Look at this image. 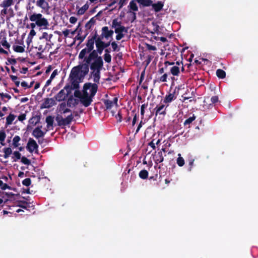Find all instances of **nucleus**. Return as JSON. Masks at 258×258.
<instances>
[{
  "instance_id": "5fc2aeb1",
  "label": "nucleus",
  "mask_w": 258,
  "mask_h": 258,
  "mask_svg": "<svg viewBox=\"0 0 258 258\" xmlns=\"http://www.w3.org/2000/svg\"><path fill=\"white\" fill-rule=\"evenodd\" d=\"M74 96L76 97L79 98V100H80L82 97V92H81L79 90H75L74 92Z\"/></svg>"
},
{
  "instance_id": "bb28decb",
  "label": "nucleus",
  "mask_w": 258,
  "mask_h": 258,
  "mask_svg": "<svg viewBox=\"0 0 258 258\" xmlns=\"http://www.w3.org/2000/svg\"><path fill=\"white\" fill-rule=\"evenodd\" d=\"M140 5L143 7H149L153 3L152 0H136Z\"/></svg>"
},
{
  "instance_id": "a211bd4d",
  "label": "nucleus",
  "mask_w": 258,
  "mask_h": 258,
  "mask_svg": "<svg viewBox=\"0 0 258 258\" xmlns=\"http://www.w3.org/2000/svg\"><path fill=\"white\" fill-rule=\"evenodd\" d=\"M153 158L156 164L162 162L164 161V157L163 155L162 151L158 152L154 155Z\"/></svg>"
},
{
  "instance_id": "bf43d9fd",
  "label": "nucleus",
  "mask_w": 258,
  "mask_h": 258,
  "mask_svg": "<svg viewBox=\"0 0 258 258\" xmlns=\"http://www.w3.org/2000/svg\"><path fill=\"white\" fill-rule=\"evenodd\" d=\"M87 35V33H86V34H85L83 36H81L80 33L79 32L78 35H77V39L78 40H80V42H82L85 39V38L86 37Z\"/></svg>"
},
{
  "instance_id": "9d476101",
  "label": "nucleus",
  "mask_w": 258,
  "mask_h": 258,
  "mask_svg": "<svg viewBox=\"0 0 258 258\" xmlns=\"http://www.w3.org/2000/svg\"><path fill=\"white\" fill-rule=\"evenodd\" d=\"M42 126H38L36 127L32 132V135L36 139L43 137L46 134L47 130L45 132H43L41 130Z\"/></svg>"
},
{
  "instance_id": "c85d7f7f",
  "label": "nucleus",
  "mask_w": 258,
  "mask_h": 258,
  "mask_svg": "<svg viewBox=\"0 0 258 258\" xmlns=\"http://www.w3.org/2000/svg\"><path fill=\"white\" fill-rule=\"evenodd\" d=\"M3 152L4 153L3 157L5 159L8 158L12 153V150L10 147L4 148L3 149Z\"/></svg>"
},
{
  "instance_id": "6e6d98bb",
  "label": "nucleus",
  "mask_w": 258,
  "mask_h": 258,
  "mask_svg": "<svg viewBox=\"0 0 258 258\" xmlns=\"http://www.w3.org/2000/svg\"><path fill=\"white\" fill-rule=\"evenodd\" d=\"M115 118H116L117 122H121L122 117L120 111L118 112L117 114L115 115Z\"/></svg>"
},
{
  "instance_id": "dca6fc26",
  "label": "nucleus",
  "mask_w": 258,
  "mask_h": 258,
  "mask_svg": "<svg viewBox=\"0 0 258 258\" xmlns=\"http://www.w3.org/2000/svg\"><path fill=\"white\" fill-rule=\"evenodd\" d=\"M155 110V114L157 116L158 114L165 115L166 109L164 104L157 105L154 109Z\"/></svg>"
},
{
  "instance_id": "f3484780",
  "label": "nucleus",
  "mask_w": 258,
  "mask_h": 258,
  "mask_svg": "<svg viewBox=\"0 0 258 258\" xmlns=\"http://www.w3.org/2000/svg\"><path fill=\"white\" fill-rule=\"evenodd\" d=\"M67 94H66L64 89H61L55 96V100L59 102L64 100L66 99Z\"/></svg>"
},
{
  "instance_id": "5701e85b",
  "label": "nucleus",
  "mask_w": 258,
  "mask_h": 258,
  "mask_svg": "<svg viewBox=\"0 0 258 258\" xmlns=\"http://www.w3.org/2000/svg\"><path fill=\"white\" fill-rule=\"evenodd\" d=\"M14 3V0H3L0 4V7L3 8H9Z\"/></svg>"
},
{
  "instance_id": "4468645a",
  "label": "nucleus",
  "mask_w": 258,
  "mask_h": 258,
  "mask_svg": "<svg viewBox=\"0 0 258 258\" xmlns=\"http://www.w3.org/2000/svg\"><path fill=\"white\" fill-rule=\"evenodd\" d=\"M96 83L95 82V83H86L85 84H89V85H91V86H89V90H90V94L91 97H92L94 98L95 94H96L97 91H98V85L96 84Z\"/></svg>"
},
{
  "instance_id": "cd10ccee",
  "label": "nucleus",
  "mask_w": 258,
  "mask_h": 258,
  "mask_svg": "<svg viewBox=\"0 0 258 258\" xmlns=\"http://www.w3.org/2000/svg\"><path fill=\"white\" fill-rule=\"evenodd\" d=\"M18 206L23 209H27L28 207H29L30 203L27 202L25 201H18Z\"/></svg>"
},
{
  "instance_id": "1a4fd4ad",
  "label": "nucleus",
  "mask_w": 258,
  "mask_h": 258,
  "mask_svg": "<svg viewBox=\"0 0 258 258\" xmlns=\"http://www.w3.org/2000/svg\"><path fill=\"white\" fill-rule=\"evenodd\" d=\"M56 104L54 98H46L41 105V108H49L56 105Z\"/></svg>"
},
{
  "instance_id": "f257e3e1",
  "label": "nucleus",
  "mask_w": 258,
  "mask_h": 258,
  "mask_svg": "<svg viewBox=\"0 0 258 258\" xmlns=\"http://www.w3.org/2000/svg\"><path fill=\"white\" fill-rule=\"evenodd\" d=\"M96 49H94L91 53L86 57L85 63H82V68L86 72V69H90V75L93 78V81L96 83L99 82L100 79L101 71L103 67V60L102 57L99 56L101 55L104 49L96 42Z\"/></svg>"
},
{
  "instance_id": "aec40b11",
  "label": "nucleus",
  "mask_w": 258,
  "mask_h": 258,
  "mask_svg": "<svg viewBox=\"0 0 258 258\" xmlns=\"http://www.w3.org/2000/svg\"><path fill=\"white\" fill-rule=\"evenodd\" d=\"M79 103L78 99H75L73 96L70 97L67 101V105L68 107H73L77 105Z\"/></svg>"
},
{
  "instance_id": "6e6552de",
  "label": "nucleus",
  "mask_w": 258,
  "mask_h": 258,
  "mask_svg": "<svg viewBox=\"0 0 258 258\" xmlns=\"http://www.w3.org/2000/svg\"><path fill=\"white\" fill-rule=\"evenodd\" d=\"M38 145L36 142L32 138H29L26 146L27 150L31 153H33L35 150H37Z\"/></svg>"
},
{
  "instance_id": "423d86ee",
  "label": "nucleus",
  "mask_w": 258,
  "mask_h": 258,
  "mask_svg": "<svg viewBox=\"0 0 258 258\" xmlns=\"http://www.w3.org/2000/svg\"><path fill=\"white\" fill-rule=\"evenodd\" d=\"M113 33L114 31L112 30H109L108 27L104 26L101 29V35H98L97 34V37H100L101 39H108L112 37Z\"/></svg>"
},
{
  "instance_id": "338daca9",
  "label": "nucleus",
  "mask_w": 258,
  "mask_h": 258,
  "mask_svg": "<svg viewBox=\"0 0 258 258\" xmlns=\"http://www.w3.org/2000/svg\"><path fill=\"white\" fill-rule=\"evenodd\" d=\"M147 48L149 50H156L157 49L156 47L150 44H147Z\"/></svg>"
},
{
  "instance_id": "20e7f679",
  "label": "nucleus",
  "mask_w": 258,
  "mask_h": 258,
  "mask_svg": "<svg viewBox=\"0 0 258 258\" xmlns=\"http://www.w3.org/2000/svg\"><path fill=\"white\" fill-rule=\"evenodd\" d=\"M28 14L29 20L32 22H35L37 26L42 29L47 28L49 26L48 20L41 14L31 11L29 12Z\"/></svg>"
},
{
  "instance_id": "13d9d810",
  "label": "nucleus",
  "mask_w": 258,
  "mask_h": 258,
  "mask_svg": "<svg viewBox=\"0 0 258 258\" xmlns=\"http://www.w3.org/2000/svg\"><path fill=\"white\" fill-rule=\"evenodd\" d=\"M0 96L1 97L2 100H4V98H7L9 100L11 99V96L7 93H0Z\"/></svg>"
},
{
  "instance_id": "79ce46f5",
  "label": "nucleus",
  "mask_w": 258,
  "mask_h": 258,
  "mask_svg": "<svg viewBox=\"0 0 258 258\" xmlns=\"http://www.w3.org/2000/svg\"><path fill=\"white\" fill-rule=\"evenodd\" d=\"M153 26V31L152 32V33H157V34H159V28H160V27L159 25H158L155 22H152V23Z\"/></svg>"
},
{
  "instance_id": "6ab92c4d",
  "label": "nucleus",
  "mask_w": 258,
  "mask_h": 258,
  "mask_svg": "<svg viewBox=\"0 0 258 258\" xmlns=\"http://www.w3.org/2000/svg\"><path fill=\"white\" fill-rule=\"evenodd\" d=\"M8 13H11L12 15H10L9 17H7V19H9L10 18L13 16V10L12 8H10L8 9V8H3L1 11V16L3 18Z\"/></svg>"
},
{
  "instance_id": "69168bd1",
  "label": "nucleus",
  "mask_w": 258,
  "mask_h": 258,
  "mask_svg": "<svg viewBox=\"0 0 258 258\" xmlns=\"http://www.w3.org/2000/svg\"><path fill=\"white\" fill-rule=\"evenodd\" d=\"M7 60L8 62L11 64H15L17 62V59L15 58H8Z\"/></svg>"
},
{
  "instance_id": "680f3d73",
  "label": "nucleus",
  "mask_w": 258,
  "mask_h": 258,
  "mask_svg": "<svg viewBox=\"0 0 258 258\" xmlns=\"http://www.w3.org/2000/svg\"><path fill=\"white\" fill-rule=\"evenodd\" d=\"M135 112H136V110H135L132 111V112L133 113H135V114L134 115L133 119V121H132V125L133 126L135 125V124L136 123L137 119V114L135 113Z\"/></svg>"
},
{
  "instance_id": "0e129e2a",
  "label": "nucleus",
  "mask_w": 258,
  "mask_h": 258,
  "mask_svg": "<svg viewBox=\"0 0 258 258\" xmlns=\"http://www.w3.org/2000/svg\"><path fill=\"white\" fill-rule=\"evenodd\" d=\"M219 100L218 97L217 96H212L211 98V101L213 104H215L218 102Z\"/></svg>"
},
{
  "instance_id": "58836bf2",
  "label": "nucleus",
  "mask_w": 258,
  "mask_h": 258,
  "mask_svg": "<svg viewBox=\"0 0 258 258\" xmlns=\"http://www.w3.org/2000/svg\"><path fill=\"white\" fill-rule=\"evenodd\" d=\"M103 102L107 109H111L113 106V102L112 100H104Z\"/></svg>"
},
{
  "instance_id": "864d4df0",
  "label": "nucleus",
  "mask_w": 258,
  "mask_h": 258,
  "mask_svg": "<svg viewBox=\"0 0 258 258\" xmlns=\"http://www.w3.org/2000/svg\"><path fill=\"white\" fill-rule=\"evenodd\" d=\"M167 74L166 73L163 75L162 76H161L159 79V82H167Z\"/></svg>"
},
{
  "instance_id": "de8ad7c7",
  "label": "nucleus",
  "mask_w": 258,
  "mask_h": 258,
  "mask_svg": "<svg viewBox=\"0 0 258 258\" xmlns=\"http://www.w3.org/2000/svg\"><path fill=\"white\" fill-rule=\"evenodd\" d=\"M21 162L27 165H29L31 164V161L29 159H27L26 157L23 156L21 157Z\"/></svg>"
},
{
  "instance_id": "f704fd0d",
  "label": "nucleus",
  "mask_w": 258,
  "mask_h": 258,
  "mask_svg": "<svg viewBox=\"0 0 258 258\" xmlns=\"http://www.w3.org/2000/svg\"><path fill=\"white\" fill-rule=\"evenodd\" d=\"M40 119L39 116H33L29 119V122L30 124L36 125L39 122Z\"/></svg>"
},
{
  "instance_id": "4be33fe9",
  "label": "nucleus",
  "mask_w": 258,
  "mask_h": 258,
  "mask_svg": "<svg viewBox=\"0 0 258 258\" xmlns=\"http://www.w3.org/2000/svg\"><path fill=\"white\" fill-rule=\"evenodd\" d=\"M103 39H101L100 37H98L96 42L98 43V44L100 45L102 49L107 48L110 45V41L105 42L103 41Z\"/></svg>"
},
{
  "instance_id": "2eb2a0df",
  "label": "nucleus",
  "mask_w": 258,
  "mask_h": 258,
  "mask_svg": "<svg viewBox=\"0 0 258 258\" xmlns=\"http://www.w3.org/2000/svg\"><path fill=\"white\" fill-rule=\"evenodd\" d=\"M128 28L122 29H116L114 32L117 34L116 36V39L117 40H120L124 37L125 34L127 32Z\"/></svg>"
},
{
  "instance_id": "9b49d317",
  "label": "nucleus",
  "mask_w": 258,
  "mask_h": 258,
  "mask_svg": "<svg viewBox=\"0 0 258 258\" xmlns=\"http://www.w3.org/2000/svg\"><path fill=\"white\" fill-rule=\"evenodd\" d=\"M111 28H114V31H115L116 29H125L128 28L127 27H125L124 26L121 25V22L119 21L117 18L112 20Z\"/></svg>"
},
{
  "instance_id": "72a5a7b5",
  "label": "nucleus",
  "mask_w": 258,
  "mask_h": 258,
  "mask_svg": "<svg viewBox=\"0 0 258 258\" xmlns=\"http://www.w3.org/2000/svg\"><path fill=\"white\" fill-rule=\"evenodd\" d=\"M216 75L219 79H224L226 77V73L221 69H218L216 71Z\"/></svg>"
},
{
  "instance_id": "052dcab7",
  "label": "nucleus",
  "mask_w": 258,
  "mask_h": 258,
  "mask_svg": "<svg viewBox=\"0 0 258 258\" xmlns=\"http://www.w3.org/2000/svg\"><path fill=\"white\" fill-rule=\"evenodd\" d=\"M110 45L112 46L113 51H116L118 48L117 44L115 41H113L112 42H110Z\"/></svg>"
},
{
  "instance_id": "412c9836",
  "label": "nucleus",
  "mask_w": 258,
  "mask_h": 258,
  "mask_svg": "<svg viewBox=\"0 0 258 258\" xmlns=\"http://www.w3.org/2000/svg\"><path fill=\"white\" fill-rule=\"evenodd\" d=\"M176 99V96H175V92L173 93H169L168 95H166L163 100V102L164 103H169L171 102L173 100Z\"/></svg>"
},
{
  "instance_id": "09e8293b",
  "label": "nucleus",
  "mask_w": 258,
  "mask_h": 258,
  "mask_svg": "<svg viewBox=\"0 0 258 258\" xmlns=\"http://www.w3.org/2000/svg\"><path fill=\"white\" fill-rule=\"evenodd\" d=\"M31 183V180L30 178H27L22 181V184L26 186H29Z\"/></svg>"
},
{
  "instance_id": "c756f323",
  "label": "nucleus",
  "mask_w": 258,
  "mask_h": 258,
  "mask_svg": "<svg viewBox=\"0 0 258 258\" xmlns=\"http://www.w3.org/2000/svg\"><path fill=\"white\" fill-rule=\"evenodd\" d=\"M21 140V138L19 136H15L13 139L12 145L14 148H17L20 146V144L19 142Z\"/></svg>"
},
{
  "instance_id": "c03bdc74",
  "label": "nucleus",
  "mask_w": 258,
  "mask_h": 258,
  "mask_svg": "<svg viewBox=\"0 0 258 258\" xmlns=\"http://www.w3.org/2000/svg\"><path fill=\"white\" fill-rule=\"evenodd\" d=\"M0 187L3 190H5L6 189H11V187L7 183H4L1 180H0Z\"/></svg>"
},
{
  "instance_id": "4c0bfd02",
  "label": "nucleus",
  "mask_w": 258,
  "mask_h": 258,
  "mask_svg": "<svg viewBox=\"0 0 258 258\" xmlns=\"http://www.w3.org/2000/svg\"><path fill=\"white\" fill-rule=\"evenodd\" d=\"M130 8V10H132L135 12H137L138 11V7L136 3V2L133 0L130 3L128 6Z\"/></svg>"
},
{
  "instance_id": "ddd939ff",
  "label": "nucleus",
  "mask_w": 258,
  "mask_h": 258,
  "mask_svg": "<svg viewBox=\"0 0 258 258\" xmlns=\"http://www.w3.org/2000/svg\"><path fill=\"white\" fill-rule=\"evenodd\" d=\"M164 5V3L163 2L158 1L156 3L153 4L152 3L151 6L154 12L158 13L163 9Z\"/></svg>"
},
{
  "instance_id": "603ef678",
  "label": "nucleus",
  "mask_w": 258,
  "mask_h": 258,
  "mask_svg": "<svg viewBox=\"0 0 258 258\" xmlns=\"http://www.w3.org/2000/svg\"><path fill=\"white\" fill-rule=\"evenodd\" d=\"M181 97L182 98V99H181V101L182 102H184L186 100H188L190 98H191V96H189L188 95V93L187 92H186L185 93H184L182 96H181Z\"/></svg>"
},
{
  "instance_id": "393cba45",
  "label": "nucleus",
  "mask_w": 258,
  "mask_h": 258,
  "mask_svg": "<svg viewBox=\"0 0 258 258\" xmlns=\"http://www.w3.org/2000/svg\"><path fill=\"white\" fill-rule=\"evenodd\" d=\"M89 86H91V85H89V84H84L83 86V88L82 90V97H88L90 96V94L88 92V90H89Z\"/></svg>"
},
{
  "instance_id": "a878e982",
  "label": "nucleus",
  "mask_w": 258,
  "mask_h": 258,
  "mask_svg": "<svg viewBox=\"0 0 258 258\" xmlns=\"http://www.w3.org/2000/svg\"><path fill=\"white\" fill-rule=\"evenodd\" d=\"M96 23V19L94 17L92 18L85 25V29L86 30L91 29Z\"/></svg>"
},
{
  "instance_id": "8fccbe9b",
  "label": "nucleus",
  "mask_w": 258,
  "mask_h": 258,
  "mask_svg": "<svg viewBox=\"0 0 258 258\" xmlns=\"http://www.w3.org/2000/svg\"><path fill=\"white\" fill-rule=\"evenodd\" d=\"M104 59L106 62L110 63L111 61V56L110 54H104Z\"/></svg>"
},
{
  "instance_id": "774afa93",
  "label": "nucleus",
  "mask_w": 258,
  "mask_h": 258,
  "mask_svg": "<svg viewBox=\"0 0 258 258\" xmlns=\"http://www.w3.org/2000/svg\"><path fill=\"white\" fill-rule=\"evenodd\" d=\"M77 21V18L75 17H71L70 18V22L71 24H75Z\"/></svg>"
},
{
  "instance_id": "f03ea898",
  "label": "nucleus",
  "mask_w": 258,
  "mask_h": 258,
  "mask_svg": "<svg viewBox=\"0 0 258 258\" xmlns=\"http://www.w3.org/2000/svg\"><path fill=\"white\" fill-rule=\"evenodd\" d=\"M82 63L73 67L71 71L70 77L71 78L72 86L73 89H78L79 87V82L83 80L85 77L89 72V68L86 69L85 72L84 70L82 68Z\"/></svg>"
},
{
  "instance_id": "7c9ffc66",
  "label": "nucleus",
  "mask_w": 258,
  "mask_h": 258,
  "mask_svg": "<svg viewBox=\"0 0 258 258\" xmlns=\"http://www.w3.org/2000/svg\"><path fill=\"white\" fill-rule=\"evenodd\" d=\"M149 173L147 170L143 169L140 171L139 173L140 178L142 179H146L148 177Z\"/></svg>"
},
{
  "instance_id": "2f4dec72",
  "label": "nucleus",
  "mask_w": 258,
  "mask_h": 258,
  "mask_svg": "<svg viewBox=\"0 0 258 258\" xmlns=\"http://www.w3.org/2000/svg\"><path fill=\"white\" fill-rule=\"evenodd\" d=\"M89 5L87 3L82 7L77 12L78 15H83L85 12L88 9Z\"/></svg>"
},
{
  "instance_id": "7ed1b4c3",
  "label": "nucleus",
  "mask_w": 258,
  "mask_h": 258,
  "mask_svg": "<svg viewBox=\"0 0 258 258\" xmlns=\"http://www.w3.org/2000/svg\"><path fill=\"white\" fill-rule=\"evenodd\" d=\"M97 33L95 32L92 37L89 36L86 43V47L81 50L79 54L78 58L82 61L79 63H85L86 57L90 53H91L94 48V43L96 44V41L97 39Z\"/></svg>"
},
{
  "instance_id": "a18cd8bd",
  "label": "nucleus",
  "mask_w": 258,
  "mask_h": 258,
  "mask_svg": "<svg viewBox=\"0 0 258 258\" xmlns=\"http://www.w3.org/2000/svg\"><path fill=\"white\" fill-rule=\"evenodd\" d=\"M52 35H48L47 32H43L42 36L40 37V39L43 38L45 39L47 41H50L51 38L52 37Z\"/></svg>"
},
{
  "instance_id": "c9c22d12",
  "label": "nucleus",
  "mask_w": 258,
  "mask_h": 258,
  "mask_svg": "<svg viewBox=\"0 0 258 258\" xmlns=\"http://www.w3.org/2000/svg\"><path fill=\"white\" fill-rule=\"evenodd\" d=\"M21 158V154L19 151H15L13 153L12 159L14 162H17Z\"/></svg>"
},
{
  "instance_id": "a19ab883",
  "label": "nucleus",
  "mask_w": 258,
  "mask_h": 258,
  "mask_svg": "<svg viewBox=\"0 0 258 258\" xmlns=\"http://www.w3.org/2000/svg\"><path fill=\"white\" fill-rule=\"evenodd\" d=\"M178 157L177 159V164L180 166L182 167L184 165V159L181 157L180 154H178Z\"/></svg>"
},
{
  "instance_id": "ea45409f",
  "label": "nucleus",
  "mask_w": 258,
  "mask_h": 258,
  "mask_svg": "<svg viewBox=\"0 0 258 258\" xmlns=\"http://www.w3.org/2000/svg\"><path fill=\"white\" fill-rule=\"evenodd\" d=\"M196 116L194 114L192 115V116L191 117H189V118H188L187 119H186L184 122V126H186L187 125H188L189 126L190 124L194 121L196 119Z\"/></svg>"
},
{
  "instance_id": "37998d69",
  "label": "nucleus",
  "mask_w": 258,
  "mask_h": 258,
  "mask_svg": "<svg viewBox=\"0 0 258 258\" xmlns=\"http://www.w3.org/2000/svg\"><path fill=\"white\" fill-rule=\"evenodd\" d=\"M14 50L17 52L22 53L24 52V47L19 45L14 46Z\"/></svg>"
},
{
  "instance_id": "49530a36",
  "label": "nucleus",
  "mask_w": 258,
  "mask_h": 258,
  "mask_svg": "<svg viewBox=\"0 0 258 258\" xmlns=\"http://www.w3.org/2000/svg\"><path fill=\"white\" fill-rule=\"evenodd\" d=\"M10 77L11 80L15 82V85L18 87L20 85V81H17L18 77L14 75H10Z\"/></svg>"
},
{
  "instance_id": "39448f33",
  "label": "nucleus",
  "mask_w": 258,
  "mask_h": 258,
  "mask_svg": "<svg viewBox=\"0 0 258 258\" xmlns=\"http://www.w3.org/2000/svg\"><path fill=\"white\" fill-rule=\"evenodd\" d=\"M74 116L72 114L68 115L66 118H64L61 115H57L55 120L57 122V125L59 126H66L69 125L73 121Z\"/></svg>"
},
{
  "instance_id": "3c124183",
  "label": "nucleus",
  "mask_w": 258,
  "mask_h": 258,
  "mask_svg": "<svg viewBox=\"0 0 258 258\" xmlns=\"http://www.w3.org/2000/svg\"><path fill=\"white\" fill-rule=\"evenodd\" d=\"M6 138V134L4 130L0 131V142H4Z\"/></svg>"
},
{
  "instance_id": "473e14b6",
  "label": "nucleus",
  "mask_w": 258,
  "mask_h": 258,
  "mask_svg": "<svg viewBox=\"0 0 258 258\" xmlns=\"http://www.w3.org/2000/svg\"><path fill=\"white\" fill-rule=\"evenodd\" d=\"M54 117L52 116H48L46 118V122L47 123V127L49 128L52 126L54 121Z\"/></svg>"
},
{
  "instance_id": "e2e57ef3",
  "label": "nucleus",
  "mask_w": 258,
  "mask_h": 258,
  "mask_svg": "<svg viewBox=\"0 0 258 258\" xmlns=\"http://www.w3.org/2000/svg\"><path fill=\"white\" fill-rule=\"evenodd\" d=\"M26 115L25 113H22L20 115L18 116V119L20 121H23L25 119H26Z\"/></svg>"
},
{
  "instance_id": "b1692460",
  "label": "nucleus",
  "mask_w": 258,
  "mask_h": 258,
  "mask_svg": "<svg viewBox=\"0 0 258 258\" xmlns=\"http://www.w3.org/2000/svg\"><path fill=\"white\" fill-rule=\"evenodd\" d=\"M16 117V116L14 114L10 113L6 117V127L12 124Z\"/></svg>"
},
{
  "instance_id": "0eeeda50",
  "label": "nucleus",
  "mask_w": 258,
  "mask_h": 258,
  "mask_svg": "<svg viewBox=\"0 0 258 258\" xmlns=\"http://www.w3.org/2000/svg\"><path fill=\"white\" fill-rule=\"evenodd\" d=\"M35 4L37 7L41 9V12H47L50 8L49 3L46 0H37Z\"/></svg>"
},
{
  "instance_id": "f8f14e48",
  "label": "nucleus",
  "mask_w": 258,
  "mask_h": 258,
  "mask_svg": "<svg viewBox=\"0 0 258 258\" xmlns=\"http://www.w3.org/2000/svg\"><path fill=\"white\" fill-rule=\"evenodd\" d=\"M93 98L91 97V96L88 97H82L80 101L84 106L87 107L91 104L93 101Z\"/></svg>"
},
{
  "instance_id": "e433bc0d",
  "label": "nucleus",
  "mask_w": 258,
  "mask_h": 258,
  "mask_svg": "<svg viewBox=\"0 0 258 258\" xmlns=\"http://www.w3.org/2000/svg\"><path fill=\"white\" fill-rule=\"evenodd\" d=\"M170 72L173 76H178L180 73L179 67L177 66L172 67L170 69Z\"/></svg>"
},
{
  "instance_id": "4d7b16f0",
  "label": "nucleus",
  "mask_w": 258,
  "mask_h": 258,
  "mask_svg": "<svg viewBox=\"0 0 258 258\" xmlns=\"http://www.w3.org/2000/svg\"><path fill=\"white\" fill-rule=\"evenodd\" d=\"M2 45L6 48L9 49L10 44L7 42L6 40H4L1 42Z\"/></svg>"
}]
</instances>
